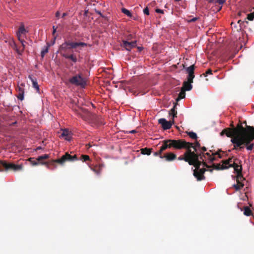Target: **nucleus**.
<instances>
[{"label":"nucleus","instance_id":"f3484780","mask_svg":"<svg viewBox=\"0 0 254 254\" xmlns=\"http://www.w3.org/2000/svg\"><path fill=\"white\" fill-rule=\"evenodd\" d=\"M176 157V155L173 153H168L165 154L164 156L160 155V158H165L166 160L168 161H171L173 160H174Z\"/></svg>","mask_w":254,"mask_h":254},{"label":"nucleus","instance_id":"5fc2aeb1","mask_svg":"<svg viewBox=\"0 0 254 254\" xmlns=\"http://www.w3.org/2000/svg\"><path fill=\"white\" fill-rule=\"evenodd\" d=\"M137 49L140 52L142 51V50L143 49V47H137Z\"/></svg>","mask_w":254,"mask_h":254},{"label":"nucleus","instance_id":"9b49d317","mask_svg":"<svg viewBox=\"0 0 254 254\" xmlns=\"http://www.w3.org/2000/svg\"><path fill=\"white\" fill-rule=\"evenodd\" d=\"M2 165L6 169H12L14 171H17L22 169L21 165H15L11 163L7 164L6 163H3Z\"/></svg>","mask_w":254,"mask_h":254},{"label":"nucleus","instance_id":"c756f323","mask_svg":"<svg viewBox=\"0 0 254 254\" xmlns=\"http://www.w3.org/2000/svg\"><path fill=\"white\" fill-rule=\"evenodd\" d=\"M188 134L189 136L192 139H196L197 138L196 134L193 131L189 132Z\"/></svg>","mask_w":254,"mask_h":254},{"label":"nucleus","instance_id":"6e6d98bb","mask_svg":"<svg viewBox=\"0 0 254 254\" xmlns=\"http://www.w3.org/2000/svg\"><path fill=\"white\" fill-rule=\"evenodd\" d=\"M41 148H41V146H38V147H37V150H40V149H41Z\"/></svg>","mask_w":254,"mask_h":254},{"label":"nucleus","instance_id":"c9c22d12","mask_svg":"<svg viewBox=\"0 0 254 254\" xmlns=\"http://www.w3.org/2000/svg\"><path fill=\"white\" fill-rule=\"evenodd\" d=\"M95 11L96 14H97L98 15H100L101 17H104V15L102 14V13L101 12V11H100L99 10H97V9H95Z\"/></svg>","mask_w":254,"mask_h":254},{"label":"nucleus","instance_id":"dca6fc26","mask_svg":"<svg viewBox=\"0 0 254 254\" xmlns=\"http://www.w3.org/2000/svg\"><path fill=\"white\" fill-rule=\"evenodd\" d=\"M122 47L125 48L127 51H130L133 48L132 45L130 42L127 40H123L122 43L121 44Z\"/></svg>","mask_w":254,"mask_h":254},{"label":"nucleus","instance_id":"423d86ee","mask_svg":"<svg viewBox=\"0 0 254 254\" xmlns=\"http://www.w3.org/2000/svg\"><path fill=\"white\" fill-rule=\"evenodd\" d=\"M198 156V164L194 165V166L198 168L199 167L201 164V161L203 163V165L208 163H211L215 160V156L213 153L210 151L209 152L202 153V154H199L197 155Z\"/></svg>","mask_w":254,"mask_h":254},{"label":"nucleus","instance_id":"bb28decb","mask_svg":"<svg viewBox=\"0 0 254 254\" xmlns=\"http://www.w3.org/2000/svg\"><path fill=\"white\" fill-rule=\"evenodd\" d=\"M194 78V74H189L187 76V79L188 82L192 83L193 82V79Z\"/></svg>","mask_w":254,"mask_h":254},{"label":"nucleus","instance_id":"9d476101","mask_svg":"<svg viewBox=\"0 0 254 254\" xmlns=\"http://www.w3.org/2000/svg\"><path fill=\"white\" fill-rule=\"evenodd\" d=\"M73 42L69 41H64L59 47V50L62 52H65L70 49H74L72 47Z\"/></svg>","mask_w":254,"mask_h":254},{"label":"nucleus","instance_id":"72a5a7b5","mask_svg":"<svg viewBox=\"0 0 254 254\" xmlns=\"http://www.w3.org/2000/svg\"><path fill=\"white\" fill-rule=\"evenodd\" d=\"M24 92L19 93L17 98L19 100L22 101L24 99Z\"/></svg>","mask_w":254,"mask_h":254},{"label":"nucleus","instance_id":"393cba45","mask_svg":"<svg viewBox=\"0 0 254 254\" xmlns=\"http://www.w3.org/2000/svg\"><path fill=\"white\" fill-rule=\"evenodd\" d=\"M121 10L123 13L127 15V16H129V17L131 16L132 14H131V12L129 11V10H128V9H126L125 8H122Z\"/></svg>","mask_w":254,"mask_h":254},{"label":"nucleus","instance_id":"4468645a","mask_svg":"<svg viewBox=\"0 0 254 254\" xmlns=\"http://www.w3.org/2000/svg\"><path fill=\"white\" fill-rule=\"evenodd\" d=\"M204 171L202 170H194L193 172L194 176L197 179L198 181H201L204 179L203 173Z\"/></svg>","mask_w":254,"mask_h":254},{"label":"nucleus","instance_id":"aec40b11","mask_svg":"<svg viewBox=\"0 0 254 254\" xmlns=\"http://www.w3.org/2000/svg\"><path fill=\"white\" fill-rule=\"evenodd\" d=\"M50 46L51 45L50 43H47L46 45L43 48L41 52V56L42 58H43L45 54L48 52L49 48Z\"/></svg>","mask_w":254,"mask_h":254},{"label":"nucleus","instance_id":"4d7b16f0","mask_svg":"<svg viewBox=\"0 0 254 254\" xmlns=\"http://www.w3.org/2000/svg\"><path fill=\"white\" fill-rule=\"evenodd\" d=\"M238 22L239 23H241V22H243L242 21V20H239L238 21Z\"/></svg>","mask_w":254,"mask_h":254},{"label":"nucleus","instance_id":"20e7f679","mask_svg":"<svg viewBox=\"0 0 254 254\" xmlns=\"http://www.w3.org/2000/svg\"><path fill=\"white\" fill-rule=\"evenodd\" d=\"M187 142L183 140L167 139L163 141L162 145L160 147L161 151H163L168 148L172 147L176 149H181L183 147H188Z\"/></svg>","mask_w":254,"mask_h":254},{"label":"nucleus","instance_id":"5701e85b","mask_svg":"<svg viewBox=\"0 0 254 254\" xmlns=\"http://www.w3.org/2000/svg\"><path fill=\"white\" fill-rule=\"evenodd\" d=\"M185 96H186L185 91H184V90H183L182 89L181 92L179 94L178 97L177 98V101H178L184 98L185 97Z\"/></svg>","mask_w":254,"mask_h":254},{"label":"nucleus","instance_id":"864d4df0","mask_svg":"<svg viewBox=\"0 0 254 254\" xmlns=\"http://www.w3.org/2000/svg\"><path fill=\"white\" fill-rule=\"evenodd\" d=\"M136 132V131L135 130L133 129V130H131L129 131L128 133H134Z\"/></svg>","mask_w":254,"mask_h":254},{"label":"nucleus","instance_id":"4c0bfd02","mask_svg":"<svg viewBox=\"0 0 254 254\" xmlns=\"http://www.w3.org/2000/svg\"><path fill=\"white\" fill-rule=\"evenodd\" d=\"M212 70L211 69H208L205 72V74H203L204 76H206L208 74H212Z\"/></svg>","mask_w":254,"mask_h":254},{"label":"nucleus","instance_id":"2f4dec72","mask_svg":"<svg viewBox=\"0 0 254 254\" xmlns=\"http://www.w3.org/2000/svg\"><path fill=\"white\" fill-rule=\"evenodd\" d=\"M247 19L250 21L253 20L254 19V13H251L250 14H248L247 15Z\"/></svg>","mask_w":254,"mask_h":254},{"label":"nucleus","instance_id":"49530a36","mask_svg":"<svg viewBox=\"0 0 254 254\" xmlns=\"http://www.w3.org/2000/svg\"><path fill=\"white\" fill-rule=\"evenodd\" d=\"M225 0H217V2L220 4H222L225 2Z\"/></svg>","mask_w":254,"mask_h":254},{"label":"nucleus","instance_id":"a878e982","mask_svg":"<svg viewBox=\"0 0 254 254\" xmlns=\"http://www.w3.org/2000/svg\"><path fill=\"white\" fill-rule=\"evenodd\" d=\"M49 157V155L48 154H44V155H41V156H39L37 158V160L38 161H41L43 159H46L48 158Z\"/></svg>","mask_w":254,"mask_h":254},{"label":"nucleus","instance_id":"7c9ffc66","mask_svg":"<svg viewBox=\"0 0 254 254\" xmlns=\"http://www.w3.org/2000/svg\"><path fill=\"white\" fill-rule=\"evenodd\" d=\"M170 115H172L173 118H174L176 116L177 112L175 110V106H174L172 109H171L170 113Z\"/></svg>","mask_w":254,"mask_h":254},{"label":"nucleus","instance_id":"09e8293b","mask_svg":"<svg viewBox=\"0 0 254 254\" xmlns=\"http://www.w3.org/2000/svg\"><path fill=\"white\" fill-rule=\"evenodd\" d=\"M202 151L199 154H202V153H204L205 151H206V148L205 147H203L201 148Z\"/></svg>","mask_w":254,"mask_h":254},{"label":"nucleus","instance_id":"a18cd8bd","mask_svg":"<svg viewBox=\"0 0 254 254\" xmlns=\"http://www.w3.org/2000/svg\"><path fill=\"white\" fill-rule=\"evenodd\" d=\"M53 35H54L56 32L57 27L55 26H53Z\"/></svg>","mask_w":254,"mask_h":254},{"label":"nucleus","instance_id":"e433bc0d","mask_svg":"<svg viewBox=\"0 0 254 254\" xmlns=\"http://www.w3.org/2000/svg\"><path fill=\"white\" fill-rule=\"evenodd\" d=\"M143 13L147 15L149 14V11L148 7H146L143 9Z\"/></svg>","mask_w":254,"mask_h":254},{"label":"nucleus","instance_id":"39448f33","mask_svg":"<svg viewBox=\"0 0 254 254\" xmlns=\"http://www.w3.org/2000/svg\"><path fill=\"white\" fill-rule=\"evenodd\" d=\"M69 83L76 86L84 88L87 84V80L81 73L76 74L70 77L68 80Z\"/></svg>","mask_w":254,"mask_h":254},{"label":"nucleus","instance_id":"3c124183","mask_svg":"<svg viewBox=\"0 0 254 254\" xmlns=\"http://www.w3.org/2000/svg\"><path fill=\"white\" fill-rule=\"evenodd\" d=\"M91 169L98 175H99L100 174V172L99 171H97L94 169H92L91 168Z\"/></svg>","mask_w":254,"mask_h":254},{"label":"nucleus","instance_id":"412c9836","mask_svg":"<svg viewBox=\"0 0 254 254\" xmlns=\"http://www.w3.org/2000/svg\"><path fill=\"white\" fill-rule=\"evenodd\" d=\"M194 68H195L194 65L193 64V65L190 66L189 67H187L186 68V70L187 72V73H188V74H194Z\"/></svg>","mask_w":254,"mask_h":254},{"label":"nucleus","instance_id":"6ab92c4d","mask_svg":"<svg viewBox=\"0 0 254 254\" xmlns=\"http://www.w3.org/2000/svg\"><path fill=\"white\" fill-rule=\"evenodd\" d=\"M62 56L66 59H69L71 60L73 63H76L77 62V58L76 56L71 55H67L66 54H62Z\"/></svg>","mask_w":254,"mask_h":254},{"label":"nucleus","instance_id":"b1692460","mask_svg":"<svg viewBox=\"0 0 254 254\" xmlns=\"http://www.w3.org/2000/svg\"><path fill=\"white\" fill-rule=\"evenodd\" d=\"M244 214L248 216L251 215V210L248 206L245 207Z\"/></svg>","mask_w":254,"mask_h":254},{"label":"nucleus","instance_id":"6e6552de","mask_svg":"<svg viewBox=\"0 0 254 254\" xmlns=\"http://www.w3.org/2000/svg\"><path fill=\"white\" fill-rule=\"evenodd\" d=\"M4 41L6 43H7L12 49L15 50L18 54H20L19 50H18L15 41L12 37L10 36L6 37L5 38Z\"/></svg>","mask_w":254,"mask_h":254},{"label":"nucleus","instance_id":"79ce46f5","mask_svg":"<svg viewBox=\"0 0 254 254\" xmlns=\"http://www.w3.org/2000/svg\"><path fill=\"white\" fill-rule=\"evenodd\" d=\"M60 16V12L59 11H57L55 13V16L56 18L59 19Z\"/></svg>","mask_w":254,"mask_h":254},{"label":"nucleus","instance_id":"f8f14e48","mask_svg":"<svg viewBox=\"0 0 254 254\" xmlns=\"http://www.w3.org/2000/svg\"><path fill=\"white\" fill-rule=\"evenodd\" d=\"M60 137L64 138L67 141H70L72 138L71 133L68 129H64L63 130V132Z\"/></svg>","mask_w":254,"mask_h":254},{"label":"nucleus","instance_id":"473e14b6","mask_svg":"<svg viewBox=\"0 0 254 254\" xmlns=\"http://www.w3.org/2000/svg\"><path fill=\"white\" fill-rule=\"evenodd\" d=\"M18 40L20 41V42L21 43V45L23 47V50L25 49V43H26V42L22 40L21 38H18Z\"/></svg>","mask_w":254,"mask_h":254},{"label":"nucleus","instance_id":"cd10ccee","mask_svg":"<svg viewBox=\"0 0 254 254\" xmlns=\"http://www.w3.org/2000/svg\"><path fill=\"white\" fill-rule=\"evenodd\" d=\"M141 153L143 154L150 155L151 154V150L149 149L144 148L141 150Z\"/></svg>","mask_w":254,"mask_h":254},{"label":"nucleus","instance_id":"f03ea898","mask_svg":"<svg viewBox=\"0 0 254 254\" xmlns=\"http://www.w3.org/2000/svg\"><path fill=\"white\" fill-rule=\"evenodd\" d=\"M236 161H238V160H236L235 161H233L232 158H229L228 160L223 161V164L220 165L221 167H219L221 169H225L229 167H233L234 171L237 173L238 176L237 184H234L233 187L235 188L236 190H239L241 189L244 186V183L240 182V180L242 179L241 172L242 167L241 165H239Z\"/></svg>","mask_w":254,"mask_h":254},{"label":"nucleus","instance_id":"c03bdc74","mask_svg":"<svg viewBox=\"0 0 254 254\" xmlns=\"http://www.w3.org/2000/svg\"><path fill=\"white\" fill-rule=\"evenodd\" d=\"M38 162L39 161L37 160L36 161H35V160L32 161H31V164L33 165H36L38 164Z\"/></svg>","mask_w":254,"mask_h":254},{"label":"nucleus","instance_id":"ea45409f","mask_svg":"<svg viewBox=\"0 0 254 254\" xmlns=\"http://www.w3.org/2000/svg\"><path fill=\"white\" fill-rule=\"evenodd\" d=\"M155 11H156V12L158 13H162V14L164 13V11L161 9L157 8L155 10Z\"/></svg>","mask_w":254,"mask_h":254},{"label":"nucleus","instance_id":"de8ad7c7","mask_svg":"<svg viewBox=\"0 0 254 254\" xmlns=\"http://www.w3.org/2000/svg\"><path fill=\"white\" fill-rule=\"evenodd\" d=\"M18 91L19 93H22V92L24 93V89L22 87H19Z\"/></svg>","mask_w":254,"mask_h":254},{"label":"nucleus","instance_id":"1a4fd4ad","mask_svg":"<svg viewBox=\"0 0 254 254\" xmlns=\"http://www.w3.org/2000/svg\"><path fill=\"white\" fill-rule=\"evenodd\" d=\"M158 123L162 126L164 130L170 129L172 126V123L171 121H167L164 118L160 119L158 120Z\"/></svg>","mask_w":254,"mask_h":254},{"label":"nucleus","instance_id":"a19ab883","mask_svg":"<svg viewBox=\"0 0 254 254\" xmlns=\"http://www.w3.org/2000/svg\"><path fill=\"white\" fill-rule=\"evenodd\" d=\"M130 42L131 43V45H132L133 48H134L136 46L137 41L136 40Z\"/></svg>","mask_w":254,"mask_h":254},{"label":"nucleus","instance_id":"ddd939ff","mask_svg":"<svg viewBox=\"0 0 254 254\" xmlns=\"http://www.w3.org/2000/svg\"><path fill=\"white\" fill-rule=\"evenodd\" d=\"M28 31L25 29L24 25L23 23H20L18 31L16 32L17 38H21L22 35H25Z\"/></svg>","mask_w":254,"mask_h":254},{"label":"nucleus","instance_id":"4be33fe9","mask_svg":"<svg viewBox=\"0 0 254 254\" xmlns=\"http://www.w3.org/2000/svg\"><path fill=\"white\" fill-rule=\"evenodd\" d=\"M72 45L74 48H76L78 46L85 47L87 46V44L84 42H73Z\"/></svg>","mask_w":254,"mask_h":254},{"label":"nucleus","instance_id":"a211bd4d","mask_svg":"<svg viewBox=\"0 0 254 254\" xmlns=\"http://www.w3.org/2000/svg\"><path fill=\"white\" fill-rule=\"evenodd\" d=\"M191 83H192L189 82L188 81H184L183 82V87L182 89L185 91H190L192 88Z\"/></svg>","mask_w":254,"mask_h":254},{"label":"nucleus","instance_id":"c85d7f7f","mask_svg":"<svg viewBox=\"0 0 254 254\" xmlns=\"http://www.w3.org/2000/svg\"><path fill=\"white\" fill-rule=\"evenodd\" d=\"M199 147H200V144L198 142H196L194 145L192 144V147H191L190 148H193L194 149L195 151L196 152L195 154L197 155L198 154V153L197 151V148Z\"/></svg>","mask_w":254,"mask_h":254},{"label":"nucleus","instance_id":"603ef678","mask_svg":"<svg viewBox=\"0 0 254 254\" xmlns=\"http://www.w3.org/2000/svg\"><path fill=\"white\" fill-rule=\"evenodd\" d=\"M67 15V13L66 12H64L62 14V17L64 18Z\"/></svg>","mask_w":254,"mask_h":254},{"label":"nucleus","instance_id":"58836bf2","mask_svg":"<svg viewBox=\"0 0 254 254\" xmlns=\"http://www.w3.org/2000/svg\"><path fill=\"white\" fill-rule=\"evenodd\" d=\"M162 151H161V150L160 149L157 152H155L154 153V156H158L159 155V157L160 156V155H161V153H162Z\"/></svg>","mask_w":254,"mask_h":254},{"label":"nucleus","instance_id":"8fccbe9b","mask_svg":"<svg viewBox=\"0 0 254 254\" xmlns=\"http://www.w3.org/2000/svg\"><path fill=\"white\" fill-rule=\"evenodd\" d=\"M57 38V36H55L53 40L52 41L51 43L50 44L51 45H53L55 43L56 39Z\"/></svg>","mask_w":254,"mask_h":254},{"label":"nucleus","instance_id":"7ed1b4c3","mask_svg":"<svg viewBox=\"0 0 254 254\" xmlns=\"http://www.w3.org/2000/svg\"><path fill=\"white\" fill-rule=\"evenodd\" d=\"M187 144L189 147H183L187 149V151L185 153V157L180 156L178 157V160H184L186 162H188L190 165L198 164V156L196 154H195L194 152L191 151L190 150V147H192V144L187 142Z\"/></svg>","mask_w":254,"mask_h":254},{"label":"nucleus","instance_id":"f704fd0d","mask_svg":"<svg viewBox=\"0 0 254 254\" xmlns=\"http://www.w3.org/2000/svg\"><path fill=\"white\" fill-rule=\"evenodd\" d=\"M81 157H82L81 159L83 160L84 161H86L87 160H89V157L88 155H82Z\"/></svg>","mask_w":254,"mask_h":254},{"label":"nucleus","instance_id":"2eb2a0df","mask_svg":"<svg viewBox=\"0 0 254 254\" xmlns=\"http://www.w3.org/2000/svg\"><path fill=\"white\" fill-rule=\"evenodd\" d=\"M28 78L32 83V87L36 89L37 92H39L40 88L36 78L33 77L32 75H29Z\"/></svg>","mask_w":254,"mask_h":254},{"label":"nucleus","instance_id":"0eeeda50","mask_svg":"<svg viewBox=\"0 0 254 254\" xmlns=\"http://www.w3.org/2000/svg\"><path fill=\"white\" fill-rule=\"evenodd\" d=\"M77 160L76 156L75 155L74 156H71L67 153L63 155L60 159H59L56 160V162L60 163L61 164H63L66 160L68 161H74Z\"/></svg>","mask_w":254,"mask_h":254},{"label":"nucleus","instance_id":"37998d69","mask_svg":"<svg viewBox=\"0 0 254 254\" xmlns=\"http://www.w3.org/2000/svg\"><path fill=\"white\" fill-rule=\"evenodd\" d=\"M198 19L197 17H193V18L190 19L189 20V22H192L196 21Z\"/></svg>","mask_w":254,"mask_h":254},{"label":"nucleus","instance_id":"f257e3e1","mask_svg":"<svg viewBox=\"0 0 254 254\" xmlns=\"http://www.w3.org/2000/svg\"><path fill=\"white\" fill-rule=\"evenodd\" d=\"M221 135L225 134L228 137H231V142L234 145L233 149L241 150L244 149L243 145L247 146L248 151L252 150L254 146V143L251 142L254 139V127L246 126L244 127L241 124H238L236 127L224 129L221 132Z\"/></svg>","mask_w":254,"mask_h":254}]
</instances>
